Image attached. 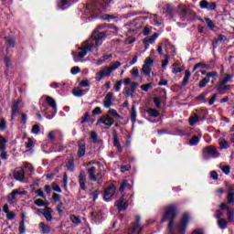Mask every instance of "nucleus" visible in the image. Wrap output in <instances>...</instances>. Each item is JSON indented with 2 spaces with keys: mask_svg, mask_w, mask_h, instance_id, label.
<instances>
[{
  "mask_svg": "<svg viewBox=\"0 0 234 234\" xmlns=\"http://www.w3.org/2000/svg\"><path fill=\"white\" fill-rule=\"evenodd\" d=\"M176 215H178V205H176V203H172L166 207L161 222H167V220H169V234H186L187 226L189 225V214L184 213L179 223L175 225Z\"/></svg>",
  "mask_w": 234,
  "mask_h": 234,
  "instance_id": "obj_1",
  "label": "nucleus"
},
{
  "mask_svg": "<svg viewBox=\"0 0 234 234\" xmlns=\"http://www.w3.org/2000/svg\"><path fill=\"white\" fill-rule=\"evenodd\" d=\"M113 0H97L87 5L88 10L90 12H100V10H107L109 8V5L112 3Z\"/></svg>",
  "mask_w": 234,
  "mask_h": 234,
  "instance_id": "obj_2",
  "label": "nucleus"
},
{
  "mask_svg": "<svg viewBox=\"0 0 234 234\" xmlns=\"http://www.w3.org/2000/svg\"><path fill=\"white\" fill-rule=\"evenodd\" d=\"M105 37H107V31L100 32L95 30L92 32L90 41H94L95 47H100L102 45Z\"/></svg>",
  "mask_w": 234,
  "mask_h": 234,
  "instance_id": "obj_3",
  "label": "nucleus"
},
{
  "mask_svg": "<svg viewBox=\"0 0 234 234\" xmlns=\"http://www.w3.org/2000/svg\"><path fill=\"white\" fill-rule=\"evenodd\" d=\"M96 173V166H91L90 168L88 169V175L90 180L92 182H99V184H101L103 182V175L101 173Z\"/></svg>",
  "mask_w": 234,
  "mask_h": 234,
  "instance_id": "obj_4",
  "label": "nucleus"
},
{
  "mask_svg": "<svg viewBox=\"0 0 234 234\" xmlns=\"http://www.w3.org/2000/svg\"><path fill=\"white\" fill-rule=\"evenodd\" d=\"M204 156H208V158H218L220 153L217 150V147L213 145H208L203 148Z\"/></svg>",
  "mask_w": 234,
  "mask_h": 234,
  "instance_id": "obj_5",
  "label": "nucleus"
},
{
  "mask_svg": "<svg viewBox=\"0 0 234 234\" xmlns=\"http://www.w3.org/2000/svg\"><path fill=\"white\" fill-rule=\"evenodd\" d=\"M106 125L107 127H112L114 125V118L111 117L109 114H104L101 116L96 122V125Z\"/></svg>",
  "mask_w": 234,
  "mask_h": 234,
  "instance_id": "obj_6",
  "label": "nucleus"
},
{
  "mask_svg": "<svg viewBox=\"0 0 234 234\" xmlns=\"http://www.w3.org/2000/svg\"><path fill=\"white\" fill-rule=\"evenodd\" d=\"M115 207H117L119 213L125 211L129 207V201H125V194H122V197L115 202Z\"/></svg>",
  "mask_w": 234,
  "mask_h": 234,
  "instance_id": "obj_7",
  "label": "nucleus"
},
{
  "mask_svg": "<svg viewBox=\"0 0 234 234\" xmlns=\"http://www.w3.org/2000/svg\"><path fill=\"white\" fill-rule=\"evenodd\" d=\"M115 193H116V186L112 184L110 185L107 188H105L104 196H103V199L105 200V202H111Z\"/></svg>",
  "mask_w": 234,
  "mask_h": 234,
  "instance_id": "obj_8",
  "label": "nucleus"
},
{
  "mask_svg": "<svg viewBox=\"0 0 234 234\" xmlns=\"http://www.w3.org/2000/svg\"><path fill=\"white\" fill-rule=\"evenodd\" d=\"M6 144H8V140L5 138L3 135H0V151L2 152L0 157L2 160H8V153H6Z\"/></svg>",
  "mask_w": 234,
  "mask_h": 234,
  "instance_id": "obj_9",
  "label": "nucleus"
},
{
  "mask_svg": "<svg viewBox=\"0 0 234 234\" xmlns=\"http://www.w3.org/2000/svg\"><path fill=\"white\" fill-rule=\"evenodd\" d=\"M214 90H216L218 94H226L228 90H231V85H227L220 80L214 86Z\"/></svg>",
  "mask_w": 234,
  "mask_h": 234,
  "instance_id": "obj_10",
  "label": "nucleus"
},
{
  "mask_svg": "<svg viewBox=\"0 0 234 234\" xmlns=\"http://www.w3.org/2000/svg\"><path fill=\"white\" fill-rule=\"evenodd\" d=\"M13 177L17 182H24L25 180V169L21 166L15 168L13 171Z\"/></svg>",
  "mask_w": 234,
  "mask_h": 234,
  "instance_id": "obj_11",
  "label": "nucleus"
},
{
  "mask_svg": "<svg viewBox=\"0 0 234 234\" xmlns=\"http://www.w3.org/2000/svg\"><path fill=\"white\" fill-rule=\"evenodd\" d=\"M79 150L77 152L78 158H83L85 153H87V145L85 144V139H80L78 142Z\"/></svg>",
  "mask_w": 234,
  "mask_h": 234,
  "instance_id": "obj_12",
  "label": "nucleus"
},
{
  "mask_svg": "<svg viewBox=\"0 0 234 234\" xmlns=\"http://www.w3.org/2000/svg\"><path fill=\"white\" fill-rule=\"evenodd\" d=\"M110 70L111 69H109V67H106L104 69H101V71L96 73V77H95L96 81H101L103 80V78L111 76L112 71H110Z\"/></svg>",
  "mask_w": 234,
  "mask_h": 234,
  "instance_id": "obj_13",
  "label": "nucleus"
},
{
  "mask_svg": "<svg viewBox=\"0 0 234 234\" xmlns=\"http://www.w3.org/2000/svg\"><path fill=\"white\" fill-rule=\"evenodd\" d=\"M163 10L166 16H169L171 19L175 17V6L171 4H166L163 6Z\"/></svg>",
  "mask_w": 234,
  "mask_h": 234,
  "instance_id": "obj_14",
  "label": "nucleus"
},
{
  "mask_svg": "<svg viewBox=\"0 0 234 234\" xmlns=\"http://www.w3.org/2000/svg\"><path fill=\"white\" fill-rule=\"evenodd\" d=\"M112 96H114V93L112 91H109L104 100H103V105L105 109H111V106L112 105Z\"/></svg>",
  "mask_w": 234,
  "mask_h": 234,
  "instance_id": "obj_15",
  "label": "nucleus"
},
{
  "mask_svg": "<svg viewBox=\"0 0 234 234\" xmlns=\"http://www.w3.org/2000/svg\"><path fill=\"white\" fill-rule=\"evenodd\" d=\"M86 183H87V176L85 175V172L82 170L80 171L79 176V184L82 191H85L87 189V186H85Z\"/></svg>",
  "mask_w": 234,
  "mask_h": 234,
  "instance_id": "obj_16",
  "label": "nucleus"
},
{
  "mask_svg": "<svg viewBox=\"0 0 234 234\" xmlns=\"http://www.w3.org/2000/svg\"><path fill=\"white\" fill-rule=\"evenodd\" d=\"M113 147H116L118 153H123L122 144L120 143V139L118 138V133L116 131H113Z\"/></svg>",
  "mask_w": 234,
  "mask_h": 234,
  "instance_id": "obj_17",
  "label": "nucleus"
},
{
  "mask_svg": "<svg viewBox=\"0 0 234 234\" xmlns=\"http://www.w3.org/2000/svg\"><path fill=\"white\" fill-rule=\"evenodd\" d=\"M197 16V13L193 12V10L187 9L186 7H182L180 12H179V16L182 19V21H186V16Z\"/></svg>",
  "mask_w": 234,
  "mask_h": 234,
  "instance_id": "obj_18",
  "label": "nucleus"
},
{
  "mask_svg": "<svg viewBox=\"0 0 234 234\" xmlns=\"http://www.w3.org/2000/svg\"><path fill=\"white\" fill-rule=\"evenodd\" d=\"M227 193L228 204H234V185L229 186Z\"/></svg>",
  "mask_w": 234,
  "mask_h": 234,
  "instance_id": "obj_19",
  "label": "nucleus"
},
{
  "mask_svg": "<svg viewBox=\"0 0 234 234\" xmlns=\"http://www.w3.org/2000/svg\"><path fill=\"white\" fill-rule=\"evenodd\" d=\"M4 39L7 48H14L16 47V38H14V37H5Z\"/></svg>",
  "mask_w": 234,
  "mask_h": 234,
  "instance_id": "obj_20",
  "label": "nucleus"
},
{
  "mask_svg": "<svg viewBox=\"0 0 234 234\" xmlns=\"http://www.w3.org/2000/svg\"><path fill=\"white\" fill-rule=\"evenodd\" d=\"M78 1L80 0H60L58 3V8L60 10H67V5H69V3H78Z\"/></svg>",
  "mask_w": 234,
  "mask_h": 234,
  "instance_id": "obj_21",
  "label": "nucleus"
},
{
  "mask_svg": "<svg viewBox=\"0 0 234 234\" xmlns=\"http://www.w3.org/2000/svg\"><path fill=\"white\" fill-rule=\"evenodd\" d=\"M19 113V101H16L13 103L11 107V118H16Z\"/></svg>",
  "mask_w": 234,
  "mask_h": 234,
  "instance_id": "obj_22",
  "label": "nucleus"
},
{
  "mask_svg": "<svg viewBox=\"0 0 234 234\" xmlns=\"http://www.w3.org/2000/svg\"><path fill=\"white\" fill-rule=\"evenodd\" d=\"M158 36H160V34L154 33V35L152 37H144L143 39V43H148L149 45H153V43H154L156 41V39H158Z\"/></svg>",
  "mask_w": 234,
  "mask_h": 234,
  "instance_id": "obj_23",
  "label": "nucleus"
},
{
  "mask_svg": "<svg viewBox=\"0 0 234 234\" xmlns=\"http://www.w3.org/2000/svg\"><path fill=\"white\" fill-rule=\"evenodd\" d=\"M66 167L68 171H69L70 173H74V171L76 170V165L74 164V157H70L68 160L66 164Z\"/></svg>",
  "mask_w": 234,
  "mask_h": 234,
  "instance_id": "obj_24",
  "label": "nucleus"
},
{
  "mask_svg": "<svg viewBox=\"0 0 234 234\" xmlns=\"http://www.w3.org/2000/svg\"><path fill=\"white\" fill-rule=\"evenodd\" d=\"M54 210L51 207H47L43 212V216L45 217L46 220L48 222H50L52 220V212Z\"/></svg>",
  "mask_w": 234,
  "mask_h": 234,
  "instance_id": "obj_25",
  "label": "nucleus"
},
{
  "mask_svg": "<svg viewBox=\"0 0 234 234\" xmlns=\"http://www.w3.org/2000/svg\"><path fill=\"white\" fill-rule=\"evenodd\" d=\"M41 234H48L50 233V226L45 224V222H40L38 225Z\"/></svg>",
  "mask_w": 234,
  "mask_h": 234,
  "instance_id": "obj_26",
  "label": "nucleus"
},
{
  "mask_svg": "<svg viewBox=\"0 0 234 234\" xmlns=\"http://www.w3.org/2000/svg\"><path fill=\"white\" fill-rule=\"evenodd\" d=\"M130 116H131V122H132L133 125H134V123H136V117L138 116V114L136 112L135 105H132V109L130 111Z\"/></svg>",
  "mask_w": 234,
  "mask_h": 234,
  "instance_id": "obj_27",
  "label": "nucleus"
},
{
  "mask_svg": "<svg viewBox=\"0 0 234 234\" xmlns=\"http://www.w3.org/2000/svg\"><path fill=\"white\" fill-rule=\"evenodd\" d=\"M89 92V90H81V89H75L72 90L73 96H76V98H81L82 96H85Z\"/></svg>",
  "mask_w": 234,
  "mask_h": 234,
  "instance_id": "obj_28",
  "label": "nucleus"
},
{
  "mask_svg": "<svg viewBox=\"0 0 234 234\" xmlns=\"http://www.w3.org/2000/svg\"><path fill=\"white\" fill-rule=\"evenodd\" d=\"M189 78H191V71L189 69H186L185 71V77L181 82V85L183 87H186V85H187L189 83Z\"/></svg>",
  "mask_w": 234,
  "mask_h": 234,
  "instance_id": "obj_29",
  "label": "nucleus"
},
{
  "mask_svg": "<svg viewBox=\"0 0 234 234\" xmlns=\"http://www.w3.org/2000/svg\"><path fill=\"white\" fill-rule=\"evenodd\" d=\"M16 195H24V192H21L17 189H14L11 192L10 197H7L8 202H14V200H16Z\"/></svg>",
  "mask_w": 234,
  "mask_h": 234,
  "instance_id": "obj_30",
  "label": "nucleus"
},
{
  "mask_svg": "<svg viewBox=\"0 0 234 234\" xmlns=\"http://www.w3.org/2000/svg\"><path fill=\"white\" fill-rule=\"evenodd\" d=\"M145 112L151 117V118H158L160 116V112L157 110H154L153 108H149L148 110H145Z\"/></svg>",
  "mask_w": 234,
  "mask_h": 234,
  "instance_id": "obj_31",
  "label": "nucleus"
},
{
  "mask_svg": "<svg viewBox=\"0 0 234 234\" xmlns=\"http://www.w3.org/2000/svg\"><path fill=\"white\" fill-rule=\"evenodd\" d=\"M46 101L49 107H52V109H58V104L56 103V100H54V98L47 96Z\"/></svg>",
  "mask_w": 234,
  "mask_h": 234,
  "instance_id": "obj_32",
  "label": "nucleus"
},
{
  "mask_svg": "<svg viewBox=\"0 0 234 234\" xmlns=\"http://www.w3.org/2000/svg\"><path fill=\"white\" fill-rule=\"evenodd\" d=\"M189 125H191V127H193V125H197V123H198V122H200V116L197 114H195L194 116H191L189 118Z\"/></svg>",
  "mask_w": 234,
  "mask_h": 234,
  "instance_id": "obj_33",
  "label": "nucleus"
},
{
  "mask_svg": "<svg viewBox=\"0 0 234 234\" xmlns=\"http://www.w3.org/2000/svg\"><path fill=\"white\" fill-rule=\"evenodd\" d=\"M198 144H200V137L197 135L192 136L188 142V145L192 146L198 145Z\"/></svg>",
  "mask_w": 234,
  "mask_h": 234,
  "instance_id": "obj_34",
  "label": "nucleus"
},
{
  "mask_svg": "<svg viewBox=\"0 0 234 234\" xmlns=\"http://www.w3.org/2000/svg\"><path fill=\"white\" fill-rule=\"evenodd\" d=\"M219 147H220V149H229V143L226 139L220 138L219 139Z\"/></svg>",
  "mask_w": 234,
  "mask_h": 234,
  "instance_id": "obj_35",
  "label": "nucleus"
},
{
  "mask_svg": "<svg viewBox=\"0 0 234 234\" xmlns=\"http://www.w3.org/2000/svg\"><path fill=\"white\" fill-rule=\"evenodd\" d=\"M142 218L140 216H136L135 218V223H133V228H132V233H134L138 228H140V220Z\"/></svg>",
  "mask_w": 234,
  "mask_h": 234,
  "instance_id": "obj_36",
  "label": "nucleus"
},
{
  "mask_svg": "<svg viewBox=\"0 0 234 234\" xmlns=\"http://www.w3.org/2000/svg\"><path fill=\"white\" fill-rule=\"evenodd\" d=\"M151 66H148L147 64H144L142 68V72L144 74V76H151Z\"/></svg>",
  "mask_w": 234,
  "mask_h": 234,
  "instance_id": "obj_37",
  "label": "nucleus"
},
{
  "mask_svg": "<svg viewBox=\"0 0 234 234\" xmlns=\"http://www.w3.org/2000/svg\"><path fill=\"white\" fill-rule=\"evenodd\" d=\"M218 226L219 229H226L228 228V221L225 218L218 219Z\"/></svg>",
  "mask_w": 234,
  "mask_h": 234,
  "instance_id": "obj_38",
  "label": "nucleus"
},
{
  "mask_svg": "<svg viewBox=\"0 0 234 234\" xmlns=\"http://www.w3.org/2000/svg\"><path fill=\"white\" fill-rule=\"evenodd\" d=\"M205 22L207 26L208 27L209 30H215V22L211 20L209 17H205Z\"/></svg>",
  "mask_w": 234,
  "mask_h": 234,
  "instance_id": "obj_39",
  "label": "nucleus"
},
{
  "mask_svg": "<svg viewBox=\"0 0 234 234\" xmlns=\"http://www.w3.org/2000/svg\"><path fill=\"white\" fill-rule=\"evenodd\" d=\"M120 67H122V62L115 61L110 67H108V69H110V72H112V71L116 70Z\"/></svg>",
  "mask_w": 234,
  "mask_h": 234,
  "instance_id": "obj_40",
  "label": "nucleus"
},
{
  "mask_svg": "<svg viewBox=\"0 0 234 234\" xmlns=\"http://www.w3.org/2000/svg\"><path fill=\"white\" fill-rule=\"evenodd\" d=\"M207 94H209V91H203L200 95L196 97V100H197V101H203L206 103V96H207Z\"/></svg>",
  "mask_w": 234,
  "mask_h": 234,
  "instance_id": "obj_41",
  "label": "nucleus"
},
{
  "mask_svg": "<svg viewBox=\"0 0 234 234\" xmlns=\"http://www.w3.org/2000/svg\"><path fill=\"white\" fill-rule=\"evenodd\" d=\"M34 204L36 206H38V207H43V206H48V203L45 202L43 199L38 198L34 201Z\"/></svg>",
  "mask_w": 234,
  "mask_h": 234,
  "instance_id": "obj_42",
  "label": "nucleus"
},
{
  "mask_svg": "<svg viewBox=\"0 0 234 234\" xmlns=\"http://www.w3.org/2000/svg\"><path fill=\"white\" fill-rule=\"evenodd\" d=\"M88 122H90V114L85 112L81 118L80 123L83 125V123H87Z\"/></svg>",
  "mask_w": 234,
  "mask_h": 234,
  "instance_id": "obj_43",
  "label": "nucleus"
},
{
  "mask_svg": "<svg viewBox=\"0 0 234 234\" xmlns=\"http://www.w3.org/2000/svg\"><path fill=\"white\" fill-rule=\"evenodd\" d=\"M207 6H209V2L207 0H201L199 3V7L201 10H207Z\"/></svg>",
  "mask_w": 234,
  "mask_h": 234,
  "instance_id": "obj_44",
  "label": "nucleus"
},
{
  "mask_svg": "<svg viewBox=\"0 0 234 234\" xmlns=\"http://www.w3.org/2000/svg\"><path fill=\"white\" fill-rule=\"evenodd\" d=\"M70 220L73 224H81V219L76 215H70Z\"/></svg>",
  "mask_w": 234,
  "mask_h": 234,
  "instance_id": "obj_45",
  "label": "nucleus"
},
{
  "mask_svg": "<svg viewBox=\"0 0 234 234\" xmlns=\"http://www.w3.org/2000/svg\"><path fill=\"white\" fill-rule=\"evenodd\" d=\"M130 72L133 78H140V70L138 69V67L133 68Z\"/></svg>",
  "mask_w": 234,
  "mask_h": 234,
  "instance_id": "obj_46",
  "label": "nucleus"
},
{
  "mask_svg": "<svg viewBox=\"0 0 234 234\" xmlns=\"http://www.w3.org/2000/svg\"><path fill=\"white\" fill-rule=\"evenodd\" d=\"M123 94L126 95V98H134V93H133L127 87L123 89Z\"/></svg>",
  "mask_w": 234,
  "mask_h": 234,
  "instance_id": "obj_47",
  "label": "nucleus"
},
{
  "mask_svg": "<svg viewBox=\"0 0 234 234\" xmlns=\"http://www.w3.org/2000/svg\"><path fill=\"white\" fill-rule=\"evenodd\" d=\"M18 231L21 234H25L27 232V227L25 226V221L20 222Z\"/></svg>",
  "mask_w": 234,
  "mask_h": 234,
  "instance_id": "obj_48",
  "label": "nucleus"
},
{
  "mask_svg": "<svg viewBox=\"0 0 234 234\" xmlns=\"http://www.w3.org/2000/svg\"><path fill=\"white\" fill-rule=\"evenodd\" d=\"M40 132H41V127H39V124H35L31 129V133L33 134H39Z\"/></svg>",
  "mask_w": 234,
  "mask_h": 234,
  "instance_id": "obj_49",
  "label": "nucleus"
},
{
  "mask_svg": "<svg viewBox=\"0 0 234 234\" xmlns=\"http://www.w3.org/2000/svg\"><path fill=\"white\" fill-rule=\"evenodd\" d=\"M218 76V72L217 71H211L207 72L206 78L208 81H210L211 78H217Z\"/></svg>",
  "mask_w": 234,
  "mask_h": 234,
  "instance_id": "obj_50",
  "label": "nucleus"
},
{
  "mask_svg": "<svg viewBox=\"0 0 234 234\" xmlns=\"http://www.w3.org/2000/svg\"><path fill=\"white\" fill-rule=\"evenodd\" d=\"M51 188L53 189V191H55L56 193H61V187H59V185L57 184L56 182H53L51 184Z\"/></svg>",
  "mask_w": 234,
  "mask_h": 234,
  "instance_id": "obj_51",
  "label": "nucleus"
},
{
  "mask_svg": "<svg viewBox=\"0 0 234 234\" xmlns=\"http://www.w3.org/2000/svg\"><path fill=\"white\" fill-rule=\"evenodd\" d=\"M207 83H209V80L205 77L203 80L199 81V89H204V87H206Z\"/></svg>",
  "mask_w": 234,
  "mask_h": 234,
  "instance_id": "obj_52",
  "label": "nucleus"
},
{
  "mask_svg": "<svg viewBox=\"0 0 234 234\" xmlns=\"http://www.w3.org/2000/svg\"><path fill=\"white\" fill-rule=\"evenodd\" d=\"M138 87V82H135V81H133L131 84H130V92L133 93L136 92V88Z\"/></svg>",
  "mask_w": 234,
  "mask_h": 234,
  "instance_id": "obj_53",
  "label": "nucleus"
},
{
  "mask_svg": "<svg viewBox=\"0 0 234 234\" xmlns=\"http://www.w3.org/2000/svg\"><path fill=\"white\" fill-rule=\"evenodd\" d=\"M115 92H120L122 90V80H117L113 86Z\"/></svg>",
  "mask_w": 234,
  "mask_h": 234,
  "instance_id": "obj_54",
  "label": "nucleus"
},
{
  "mask_svg": "<svg viewBox=\"0 0 234 234\" xmlns=\"http://www.w3.org/2000/svg\"><path fill=\"white\" fill-rule=\"evenodd\" d=\"M151 87H153V84H152V83H146V84L141 85V89H142V90H144V92H149V90L151 89Z\"/></svg>",
  "mask_w": 234,
  "mask_h": 234,
  "instance_id": "obj_55",
  "label": "nucleus"
},
{
  "mask_svg": "<svg viewBox=\"0 0 234 234\" xmlns=\"http://www.w3.org/2000/svg\"><path fill=\"white\" fill-rule=\"evenodd\" d=\"M221 171H222V173H224V175H229V173L231 171V166H229V165H223L221 167Z\"/></svg>",
  "mask_w": 234,
  "mask_h": 234,
  "instance_id": "obj_56",
  "label": "nucleus"
},
{
  "mask_svg": "<svg viewBox=\"0 0 234 234\" xmlns=\"http://www.w3.org/2000/svg\"><path fill=\"white\" fill-rule=\"evenodd\" d=\"M70 72L73 76H76V74H80V72H81V69H80L78 66H75L71 68Z\"/></svg>",
  "mask_w": 234,
  "mask_h": 234,
  "instance_id": "obj_57",
  "label": "nucleus"
},
{
  "mask_svg": "<svg viewBox=\"0 0 234 234\" xmlns=\"http://www.w3.org/2000/svg\"><path fill=\"white\" fill-rule=\"evenodd\" d=\"M34 147V141L32 138H27V142L26 143V149H32Z\"/></svg>",
  "mask_w": 234,
  "mask_h": 234,
  "instance_id": "obj_58",
  "label": "nucleus"
},
{
  "mask_svg": "<svg viewBox=\"0 0 234 234\" xmlns=\"http://www.w3.org/2000/svg\"><path fill=\"white\" fill-rule=\"evenodd\" d=\"M228 220L229 222H233V217H234V209L228 211L227 213Z\"/></svg>",
  "mask_w": 234,
  "mask_h": 234,
  "instance_id": "obj_59",
  "label": "nucleus"
},
{
  "mask_svg": "<svg viewBox=\"0 0 234 234\" xmlns=\"http://www.w3.org/2000/svg\"><path fill=\"white\" fill-rule=\"evenodd\" d=\"M57 211H58V215H63V201H60L57 205Z\"/></svg>",
  "mask_w": 234,
  "mask_h": 234,
  "instance_id": "obj_60",
  "label": "nucleus"
},
{
  "mask_svg": "<svg viewBox=\"0 0 234 234\" xmlns=\"http://www.w3.org/2000/svg\"><path fill=\"white\" fill-rule=\"evenodd\" d=\"M231 78H233V75L231 74H225V77L222 80H220L222 83H229V80H231Z\"/></svg>",
  "mask_w": 234,
  "mask_h": 234,
  "instance_id": "obj_61",
  "label": "nucleus"
},
{
  "mask_svg": "<svg viewBox=\"0 0 234 234\" xmlns=\"http://www.w3.org/2000/svg\"><path fill=\"white\" fill-rule=\"evenodd\" d=\"M0 131H6V121L4 118L0 122Z\"/></svg>",
  "mask_w": 234,
  "mask_h": 234,
  "instance_id": "obj_62",
  "label": "nucleus"
},
{
  "mask_svg": "<svg viewBox=\"0 0 234 234\" xmlns=\"http://www.w3.org/2000/svg\"><path fill=\"white\" fill-rule=\"evenodd\" d=\"M80 50L81 51L79 52V58H80V59H83V58L87 56V50L84 48H80Z\"/></svg>",
  "mask_w": 234,
  "mask_h": 234,
  "instance_id": "obj_63",
  "label": "nucleus"
},
{
  "mask_svg": "<svg viewBox=\"0 0 234 234\" xmlns=\"http://www.w3.org/2000/svg\"><path fill=\"white\" fill-rule=\"evenodd\" d=\"M127 182H128L127 180L122 181V183L119 187L120 193H123V191H125V187H127Z\"/></svg>",
  "mask_w": 234,
  "mask_h": 234,
  "instance_id": "obj_64",
  "label": "nucleus"
}]
</instances>
